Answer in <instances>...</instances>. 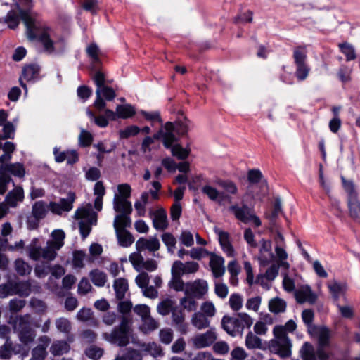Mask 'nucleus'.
Masks as SVG:
<instances>
[{
  "label": "nucleus",
  "instance_id": "1",
  "mask_svg": "<svg viewBox=\"0 0 360 360\" xmlns=\"http://www.w3.org/2000/svg\"><path fill=\"white\" fill-rule=\"evenodd\" d=\"M21 20L26 27L28 39H37L43 47V51L51 56L62 54L65 50V43L62 39H54L51 37V30L38 15L22 13Z\"/></svg>",
  "mask_w": 360,
  "mask_h": 360
},
{
  "label": "nucleus",
  "instance_id": "2",
  "mask_svg": "<svg viewBox=\"0 0 360 360\" xmlns=\"http://www.w3.org/2000/svg\"><path fill=\"white\" fill-rule=\"evenodd\" d=\"M51 238L43 247L37 238H33L27 246L26 250L29 257L34 261L43 259L51 262L57 256L58 251L64 245L65 232L61 229H56L51 234Z\"/></svg>",
  "mask_w": 360,
  "mask_h": 360
},
{
  "label": "nucleus",
  "instance_id": "3",
  "mask_svg": "<svg viewBox=\"0 0 360 360\" xmlns=\"http://www.w3.org/2000/svg\"><path fill=\"white\" fill-rule=\"evenodd\" d=\"M297 328L295 322L290 319L284 326H276L273 329L274 338L269 342V350L281 358L290 357L292 353V342L287 332L292 333Z\"/></svg>",
  "mask_w": 360,
  "mask_h": 360
},
{
  "label": "nucleus",
  "instance_id": "4",
  "mask_svg": "<svg viewBox=\"0 0 360 360\" xmlns=\"http://www.w3.org/2000/svg\"><path fill=\"white\" fill-rule=\"evenodd\" d=\"M75 200V194L69 193L66 198H61L59 202H51L49 205L42 200L37 201L32 205V214L33 217L42 219L45 217L48 209L56 214L60 215L64 212H69L72 209V204Z\"/></svg>",
  "mask_w": 360,
  "mask_h": 360
},
{
  "label": "nucleus",
  "instance_id": "5",
  "mask_svg": "<svg viewBox=\"0 0 360 360\" xmlns=\"http://www.w3.org/2000/svg\"><path fill=\"white\" fill-rule=\"evenodd\" d=\"M130 335V320L123 316L119 326L115 327L110 333H103L102 337L111 344L124 347L129 343Z\"/></svg>",
  "mask_w": 360,
  "mask_h": 360
},
{
  "label": "nucleus",
  "instance_id": "6",
  "mask_svg": "<svg viewBox=\"0 0 360 360\" xmlns=\"http://www.w3.org/2000/svg\"><path fill=\"white\" fill-rule=\"evenodd\" d=\"M13 326L22 344L27 345L34 342L36 331L32 328V319L30 314L17 316Z\"/></svg>",
  "mask_w": 360,
  "mask_h": 360
},
{
  "label": "nucleus",
  "instance_id": "7",
  "mask_svg": "<svg viewBox=\"0 0 360 360\" xmlns=\"http://www.w3.org/2000/svg\"><path fill=\"white\" fill-rule=\"evenodd\" d=\"M252 323V319L246 313H238L234 317L224 316L221 320L222 328L232 336L241 334L244 328H250Z\"/></svg>",
  "mask_w": 360,
  "mask_h": 360
},
{
  "label": "nucleus",
  "instance_id": "8",
  "mask_svg": "<svg viewBox=\"0 0 360 360\" xmlns=\"http://www.w3.org/2000/svg\"><path fill=\"white\" fill-rule=\"evenodd\" d=\"M75 218L79 220V228L84 238L90 233L91 226L96 224L97 214L93 210L91 203L78 208L75 212Z\"/></svg>",
  "mask_w": 360,
  "mask_h": 360
},
{
  "label": "nucleus",
  "instance_id": "9",
  "mask_svg": "<svg viewBox=\"0 0 360 360\" xmlns=\"http://www.w3.org/2000/svg\"><path fill=\"white\" fill-rule=\"evenodd\" d=\"M308 332L311 335L318 337V348L315 352L316 358L319 360H327L330 353L326 348L330 345V332L326 327H319L313 324L307 325Z\"/></svg>",
  "mask_w": 360,
  "mask_h": 360
},
{
  "label": "nucleus",
  "instance_id": "10",
  "mask_svg": "<svg viewBox=\"0 0 360 360\" xmlns=\"http://www.w3.org/2000/svg\"><path fill=\"white\" fill-rule=\"evenodd\" d=\"M18 8V11H11L6 17V22L11 29H15L20 23L22 18V13H27L28 15L32 14L31 9L33 6L32 0H13Z\"/></svg>",
  "mask_w": 360,
  "mask_h": 360
},
{
  "label": "nucleus",
  "instance_id": "11",
  "mask_svg": "<svg viewBox=\"0 0 360 360\" xmlns=\"http://www.w3.org/2000/svg\"><path fill=\"white\" fill-rule=\"evenodd\" d=\"M229 210L234 214L237 219L243 223L248 224L252 221L256 227L261 226V220L255 215L254 210L249 207L247 205L243 204L240 207L236 204L230 206Z\"/></svg>",
  "mask_w": 360,
  "mask_h": 360
},
{
  "label": "nucleus",
  "instance_id": "12",
  "mask_svg": "<svg viewBox=\"0 0 360 360\" xmlns=\"http://www.w3.org/2000/svg\"><path fill=\"white\" fill-rule=\"evenodd\" d=\"M343 186L347 194V205L349 215L354 219H360V202L358 200V194L352 181H347L344 179Z\"/></svg>",
  "mask_w": 360,
  "mask_h": 360
},
{
  "label": "nucleus",
  "instance_id": "13",
  "mask_svg": "<svg viewBox=\"0 0 360 360\" xmlns=\"http://www.w3.org/2000/svg\"><path fill=\"white\" fill-rule=\"evenodd\" d=\"M208 289V283L205 280L196 279L186 283L185 295L201 299L207 293Z\"/></svg>",
  "mask_w": 360,
  "mask_h": 360
},
{
  "label": "nucleus",
  "instance_id": "14",
  "mask_svg": "<svg viewBox=\"0 0 360 360\" xmlns=\"http://www.w3.org/2000/svg\"><path fill=\"white\" fill-rule=\"evenodd\" d=\"M96 96L94 105L98 110H102L106 106L105 100H113L116 96V94L112 88L105 85L96 89Z\"/></svg>",
  "mask_w": 360,
  "mask_h": 360
},
{
  "label": "nucleus",
  "instance_id": "15",
  "mask_svg": "<svg viewBox=\"0 0 360 360\" xmlns=\"http://www.w3.org/2000/svg\"><path fill=\"white\" fill-rule=\"evenodd\" d=\"M217 338V337L214 329L211 328L204 333L194 336L191 339V342L196 349H202L212 345Z\"/></svg>",
  "mask_w": 360,
  "mask_h": 360
},
{
  "label": "nucleus",
  "instance_id": "16",
  "mask_svg": "<svg viewBox=\"0 0 360 360\" xmlns=\"http://www.w3.org/2000/svg\"><path fill=\"white\" fill-rule=\"evenodd\" d=\"M174 132H176L174 124L172 122H168L157 133L160 134V139H162L163 145L166 148H170L172 144L177 141Z\"/></svg>",
  "mask_w": 360,
  "mask_h": 360
},
{
  "label": "nucleus",
  "instance_id": "17",
  "mask_svg": "<svg viewBox=\"0 0 360 360\" xmlns=\"http://www.w3.org/2000/svg\"><path fill=\"white\" fill-rule=\"evenodd\" d=\"M214 233L217 235L220 245L223 251L226 254L227 257H232L234 256V249L230 241V236L228 232L214 227Z\"/></svg>",
  "mask_w": 360,
  "mask_h": 360
},
{
  "label": "nucleus",
  "instance_id": "18",
  "mask_svg": "<svg viewBox=\"0 0 360 360\" xmlns=\"http://www.w3.org/2000/svg\"><path fill=\"white\" fill-rule=\"evenodd\" d=\"M40 68L37 64H30L25 65L22 71V75L20 77V86L27 91V86L22 82V79H25L28 82L33 81L34 82L36 79L39 78Z\"/></svg>",
  "mask_w": 360,
  "mask_h": 360
},
{
  "label": "nucleus",
  "instance_id": "19",
  "mask_svg": "<svg viewBox=\"0 0 360 360\" xmlns=\"http://www.w3.org/2000/svg\"><path fill=\"white\" fill-rule=\"evenodd\" d=\"M210 266L214 278H220L226 271L224 259L212 252L210 253Z\"/></svg>",
  "mask_w": 360,
  "mask_h": 360
},
{
  "label": "nucleus",
  "instance_id": "20",
  "mask_svg": "<svg viewBox=\"0 0 360 360\" xmlns=\"http://www.w3.org/2000/svg\"><path fill=\"white\" fill-rule=\"evenodd\" d=\"M160 246V241L156 237H150L149 238H140L136 243V248L138 252L147 250L154 252L159 250Z\"/></svg>",
  "mask_w": 360,
  "mask_h": 360
},
{
  "label": "nucleus",
  "instance_id": "21",
  "mask_svg": "<svg viewBox=\"0 0 360 360\" xmlns=\"http://www.w3.org/2000/svg\"><path fill=\"white\" fill-rule=\"evenodd\" d=\"M150 214L153 215V224L155 229L163 231L167 228V217L165 210L160 208L154 212L150 211Z\"/></svg>",
  "mask_w": 360,
  "mask_h": 360
},
{
  "label": "nucleus",
  "instance_id": "22",
  "mask_svg": "<svg viewBox=\"0 0 360 360\" xmlns=\"http://www.w3.org/2000/svg\"><path fill=\"white\" fill-rule=\"evenodd\" d=\"M179 274H194L199 269V264L195 262H187L185 263L181 261H175L172 266Z\"/></svg>",
  "mask_w": 360,
  "mask_h": 360
},
{
  "label": "nucleus",
  "instance_id": "23",
  "mask_svg": "<svg viewBox=\"0 0 360 360\" xmlns=\"http://www.w3.org/2000/svg\"><path fill=\"white\" fill-rule=\"evenodd\" d=\"M202 192L206 195L209 199L212 201L218 202L219 204H222L225 201V199H229L227 195H225L224 193L220 192L216 188L210 185H205L202 187Z\"/></svg>",
  "mask_w": 360,
  "mask_h": 360
},
{
  "label": "nucleus",
  "instance_id": "24",
  "mask_svg": "<svg viewBox=\"0 0 360 360\" xmlns=\"http://www.w3.org/2000/svg\"><path fill=\"white\" fill-rule=\"evenodd\" d=\"M113 208L120 214H131L132 212L131 202L122 197H118L117 194H115L113 198Z\"/></svg>",
  "mask_w": 360,
  "mask_h": 360
},
{
  "label": "nucleus",
  "instance_id": "25",
  "mask_svg": "<svg viewBox=\"0 0 360 360\" xmlns=\"http://www.w3.org/2000/svg\"><path fill=\"white\" fill-rule=\"evenodd\" d=\"M154 200L151 198L150 191L143 192L140 196V199L135 202L134 207L137 214L140 217H143L146 214V206Z\"/></svg>",
  "mask_w": 360,
  "mask_h": 360
},
{
  "label": "nucleus",
  "instance_id": "26",
  "mask_svg": "<svg viewBox=\"0 0 360 360\" xmlns=\"http://www.w3.org/2000/svg\"><path fill=\"white\" fill-rule=\"evenodd\" d=\"M295 298L299 303H304L308 302L314 303L316 301V296L312 292L309 286H305L297 290L295 293Z\"/></svg>",
  "mask_w": 360,
  "mask_h": 360
},
{
  "label": "nucleus",
  "instance_id": "27",
  "mask_svg": "<svg viewBox=\"0 0 360 360\" xmlns=\"http://www.w3.org/2000/svg\"><path fill=\"white\" fill-rule=\"evenodd\" d=\"M70 350V345L65 340H55L50 347V352L54 356L65 354Z\"/></svg>",
  "mask_w": 360,
  "mask_h": 360
},
{
  "label": "nucleus",
  "instance_id": "28",
  "mask_svg": "<svg viewBox=\"0 0 360 360\" xmlns=\"http://www.w3.org/2000/svg\"><path fill=\"white\" fill-rule=\"evenodd\" d=\"M94 194L96 195L94 207L97 211H101L103 207V198L105 194V188L102 181H97L95 184Z\"/></svg>",
  "mask_w": 360,
  "mask_h": 360
},
{
  "label": "nucleus",
  "instance_id": "29",
  "mask_svg": "<svg viewBox=\"0 0 360 360\" xmlns=\"http://www.w3.org/2000/svg\"><path fill=\"white\" fill-rule=\"evenodd\" d=\"M24 198V191L22 188L17 187L10 191L6 198V201L11 207H15L18 202L22 201Z\"/></svg>",
  "mask_w": 360,
  "mask_h": 360
},
{
  "label": "nucleus",
  "instance_id": "30",
  "mask_svg": "<svg viewBox=\"0 0 360 360\" xmlns=\"http://www.w3.org/2000/svg\"><path fill=\"white\" fill-rule=\"evenodd\" d=\"M216 184L224 191L225 195L229 198V199H225V201L231 202L230 195H236L238 193L236 184L231 180L218 179Z\"/></svg>",
  "mask_w": 360,
  "mask_h": 360
},
{
  "label": "nucleus",
  "instance_id": "31",
  "mask_svg": "<svg viewBox=\"0 0 360 360\" xmlns=\"http://www.w3.org/2000/svg\"><path fill=\"white\" fill-rule=\"evenodd\" d=\"M209 318L201 312H195L191 318V323L198 330H202L210 326Z\"/></svg>",
  "mask_w": 360,
  "mask_h": 360
},
{
  "label": "nucleus",
  "instance_id": "32",
  "mask_svg": "<svg viewBox=\"0 0 360 360\" xmlns=\"http://www.w3.org/2000/svg\"><path fill=\"white\" fill-rule=\"evenodd\" d=\"M31 283L29 281H15L14 295H18L20 297H28L32 292Z\"/></svg>",
  "mask_w": 360,
  "mask_h": 360
},
{
  "label": "nucleus",
  "instance_id": "33",
  "mask_svg": "<svg viewBox=\"0 0 360 360\" xmlns=\"http://www.w3.org/2000/svg\"><path fill=\"white\" fill-rule=\"evenodd\" d=\"M113 288L115 291L116 297L118 300H122L129 288L127 281L122 278L115 279Z\"/></svg>",
  "mask_w": 360,
  "mask_h": 360
},
{
  "label": "nucleus",
  "instance_id": "34",
  "mask_svg": "<svg viewBox=\"0 0 360 360\" xmlns=\"http://www.w3.org/2000/svg\"><path fill=\"white\" fill-rule=\"evenodd\" d=\"M248 179L250 183L249 189L256 184H260L261 186H266V181L263 179L262 172L258 169H251L248 172Z\"/></svg>",
  "mask_w": 360,
  "mask_h": 360
},
{
  "label": "nucleus",
  "instance_id": "35",
  "mask_svg": "<svg viewBox=\"0 0 360 360\" xmlns=\"http://www.w3.org/2000/svg\"><path fill=\"white\" fill-rule=\"evenodd\" d=\"M274 258L271 252V244L270 241L264 240L260 248V259L262 263L266 264L271 262Z\"/></svg>",
  "mask_w": 360,
  "mask_h": 360
},
{
  "label": "nucleus",
  "instance_id": "36",
  "mask_svg": "<svg viewBox=\"0 0 360 360\" xmlns=\"http://www.w3.org/2000/svg\"><path fill=\"white\" fill-rule=\"evenodd\" d=\"M172 317L173 323L177 326L179 330L185 333L186 330V326L184 324V314L181 309L176 307L172 312Z\"/></svg>",
  "mask_w": 360,
  "mask_h": 360
},
{
  "label": "nucleus",
  "instance_id": "37",
  "mask_svg": "<svg viewBox=\"0 0 360 360\" xmlns=\"http://www.w3.org/2000/svg\"><path fill=\"white\" fill-rule=\"evenodd\" d=\"M175 307V302L171 299L167 298L158 304L157 311L160 315L167 316L169 313H172Z\"/></svg>",
  "mask_w": 360,
  "mask_h": 360
},
{
  "label": "nucleus",
  "instance_id": "38",
  "mask_svg": "<svg viewBox=\"0 0 360 360\" xmlns=\"http://www.w3.org/2000/svg\"><path fill=\"white\" fill-rule=\"evenodd\" d=\"M115 233L119 244L121 246L127 248L133 243L134 238L132 235L126 229L115 230Z\"/></svg>",
  "mask_w": 360,
  "mask_h": 360
},
{
  "label": "nucleus",
  "instance_id": "39",
  "mask_svg": "<svg viewBox=\"0 0 360 360\" xmlns=\"http://www.w3.org/2000/svg\"><path fill=\"white\" fill-rule=\"evenodd\" d=\"M92 283L98 287H103L107 281L105 273L99 269H94L89 274Z\"/></svg>",
  "mask_w": 360,
  "mask_h": 360
},
{
  "label": "nucleus",
  "instance_id": "40",
  "mask_svg": "<svg viewBox=\"0 0 360 360\" xmlns=\"http://www.w3.org/2000/svg\"><path fill=\"white\" fill-rule=\"evenodd\" d=\"M269 309L270 311L274 314L283 313L286 309V302L283 299L274 297L270 300L269 302Z\"/></svg>",
  "mask_w": 360,
  "mask_h": 360
},
{
  "label": "nucleus",
  "instance_id": "41",
  "mask_svg": "<svg viewBox=\"0 0 360 360\" xmlns=\"http://www.w3.org/2000/svg\"><path fill=\"white\" fill-rule=\"evenodd\" d=\"M141 321L142 324L140 328L144 333H150L159 327L158 322L150 315L141 319Z\"/></svg>",
  "mask_w": 360,
  "mask_h": 360
},
{
  "label": "nucleus",
  "instance_id": "42",
  "mask_svg": "<svg viewBox=\"0 0 360 360\" xmlns=\"http://www.w3.org/2000/svg\"><path fill=\"white\" fill-rule=\"evenodd\" d=\"M130 214H119L115 216L113 226L115 230H124V228L129 226L131 220L129 217Z\"/></svg>",
  "mask_w": 360,
  "mask_h": 360
},
{
  "label": "nucleus",
  "instance_id": "43",
  "mask_svg": "<svg viewBox=\"0 0 360 360\" xmlns=\"http://www.w3.org/2000/svg\"><path fill=\"white\" fill-rule=\"evenodd\" d=\"M172 278L170 281V286L172 288L175 290L176 291H184L185 292V285L184 282L181 278V274H179L176 271L172 268L171 269Z\"/></svg>",
  "mask_w": 360,
  "mask_h": 360
},
{
  "label": "nucleus",
  "instance_id": "44",
  "mask_svg": "<svg viewBox=\"0 0 360 360\" xmlns=\"http://www.w3.org/2000/svg\"><path fill=\"white\" fill-rule=\"evenodd\" d=\"M55 326L58 332L69 334L72 330V323L65 317H60L56 319Z\"/></svg>",
  "mask_w": 360,
  "mask_h": 360
},
{
  "label": "nucleus",
  "instance_id": "45",
  "mask_svg": "<svg viewBox=\"0 0 360 360\" xmlns=\"http://www.w3.org/2000/svg\"><path fill=\"white\" fill-rule=\"evenodd\" d=\"M245 346L250 349L264 348L262 340L251 332L248 333L246 335Z\"/></svg>",
  "mask_w": 360,
  "mask_h": 360
},
{
  "label": "nucleus",
  "instance_id": "46",
  "mask_svg": "<svg viewBox=\"0 0 360 360\" xmlns=\"http://www.w3.org/2000/svg\"><path fill=\"white\" fill-rule=\"evenodd\" d=\"M7 172L12 175L22 178L25 176V170L22 164L17 162L13 164H8L4 166Z\"/></svg>",
  "mask_w": 360,
  "mask_h": 360
},
{
  "label": "nucleus",
  "instance_id": "47",
  "mask_svg": "<svg viewBox=\"0 0 360 360\" xmlns=\"http://www.w3.org/2000/svg\"><path fill=\"white\" fill-rule=\"evenodd\" d=\"M195 297L191 295H186L180 300V304L184 310L189 312L194 311L196 310L198 303L195 300Z\"/></svg>",
  "mask_w": 360,
  "mask_h": 360
},
{
  "label": "nucleus",
  "instance_id": "48",
  "mask_svg": "<svg viewBox=\"0 0 360 360\" xmlns=\"http://www.w3.org/2000/svg\"><path fill=\"white\" fill-rule=\"evenodd\" d=\"M301 356L303 360H316V354L314 347L311 344L306 342L300 349Z\"/></svg>",
  "mask_w": 360,
  "mask_h": 360
},
{
  "label": "nucleus",
  "instance_id": "49",
  "mask_svg": "<svg viewBox=\"0 0 360 360\" xmlns=\"http://www.w3.org/2000/svg\"><path fill=\"white\" fill-rule=\"evenodd\" d=\"M116 112L118 117L128 118L135 114V110L131 105H118L116 108Z\"/></svg>",
  "mask_w": 360,
  "mask_h": 360
},
{
  "label": "nucleus",
  "instance_id": "50",
  "mask_svg": "<svg viewBox=\"0 0 360 360\" xmlns=\"http://www.w3.org/2000/svg\"><path fill=\"white\" fill-rule=\"evenodd\" d=\"M330 292L335 300H338L342 295L345 293L347 286L345 283L333 282L328 285Z\"/></svg>",
  "mask_w": 360,
  "mask_h": 360
},
{
  "label": "nucleus",
  "instance_id": "51",
  "mask_svg": "<svg viewBox=\"0 0 360 360\" xmlns=\"http://www.w3.org/2000/svg\"><path fill=\"white\" fill-rule=\"evenodd\" d=\"M243 296L239 293H233L230 295L229 304L233 311H239L243 307Z\"/></svg>",
  "mask_w": 360,
  "mask_h": 360
},
{
  "label": "nucleus",
  "instance_id": "52",
  "mask_svg": "<svg viewBox=\"0 0 360 360\" xmlns=\"http://www.w3.org/2000/svg\"><path fill=\"white\" fill-rule=\"evenodd\" d=\"M293 59L295 65L306 63L307 50L304 46H298L294 49Z\"/></svg>",
  "mask_w": 360,
  "mask_h": 360
},
{
  "label": "nucleus",
  "instance_id": "53",
  "mask_svg": "<svg viewBox=\"0 0 360 360\" xmlns=\"http://www.w3.org/2000/svg\"><path fill=\"white\" fill-rule=\"evenodd\" d=\"M15 269L19 275L25 276L30 274L32 267L24 260L18 259L15 262Z\"/></svg>",
  "mask_w": 360,
  "mask_h": 360
},
{
  "label": "nucleus",
  "instance_id": "54",
  "mask_svg": "<svg viewBox=\"0 0 360 360\" xmlns=\"http://www.w3.org/2000/svg\"><path fill=\"white\" fill-rule=\"evenodd\" d=\"M339 47L343 54L347 58V60H354L356 57L354 46L348 43H342L339 44Z\"/></svg>",
  "mask_w": 360,
  "mask_h": 360
},
{
  "label": "nucleus",
  "instance_id": "55",
  "mask_svg": "<svg viewBox=\"0 0 360 360\" xmlns=\"http://www.w3.org/2000/svg\"><path fill=\"white\" fill-rule=\"evenodd\" d=\"M296 65V70H295V75L297 79L299 81L305 80L309 75L310 68L307 65V63L298 64V65Z\"/></svg>",
  "mask_w": 360,
  "mask_h": 360
},
{
  "label": "nucleus",
  "instance_id": "56",
  "mask_svg": "<svg viewBox=\"0 0 360 360\" xmlns=\"http://www.w3.org/2000/svg\"><path fill=\"white\" fill-rule=\"evenodd\" d=\"M15 281H8L7 283L0 285V297H6L8 295H14Z\"/></svg>",
  "mask_w": 360,
  "mask_h": 360
},
{
  "label": "nucleus",
  "instance_id": "57",
  "mask_svg": "<svg viewBox=\"0 0 360 360\" xmlns=\"http://www.w3.org/2000/svg\"><path fill=\"white\" fill-rule=\"evenodd\" d=\"M170 148L172 154L179 160L187 158L190 153V150L183 148L179 144L174 145Z\"/></svg>",
  "mask_w": 360,
  "mask_h": 360
},
{
  "label": "nucleus",
  "instance_id": "58",
  "mask_svg": "<svg viewBox=\"0 0 360 360\" xmlns=\"http://www.w3.org/2000/svg\"><path fill=\"white\" fill-rule=\"evenodd\" d=\"M162 240L164 244L167 246L168 252L173 254L174 248L176 243L174 236L169 233H165L162 236Z\"/></svg>",
  "mask_w": 360,
  "mask_h": 360
},
{
  "label": "nucleus",
  "instance_id": "59",
  "mask_svg": "<svg viewBox=\"0 0 360 360\" xmlns=\"http://www.w3.org/2000/svg\"><path fill=\"white\" fill-rule=\"evenodd\" d=\"M85 354L89 359L96 360L103 356V349L96 345H91L86 349Z\"/></svg>",
  "mask_w": 360,
  "mask_h": 360
},
{
  "label": "nucleus",
  "instance_id": "60",
  "mask_svg": "<svg viewBox=\"0 0 360 360\" xmlns=\"http://www.w3.org/2000/svg\"><path fill=\"white\" fill-rule=\"evenodd\" d=\"M200 309L202 311L201 313L208 318L214 316L217 311L214 304L211 301H206L203 302L201 305Z\"/></svg>",
  "mask_w": 360,
  "mask_h": 360
},
{
  "label": "nucleus",
  "instance_id": "61",
  "mask_svg": "<svg viewBox=\"0 0 360 360\" xmlns=\"http://www.w3.org/2000/svg\"><path fill=\"white\" fill-rule=\"evenodd\" d=\"M141 131V129L136 125H131L125 129L120 130V135L122 139H127L136 136Z\"/></svg>",
  "mask_w": 360,
  "mask_h": 360
},
{
  "label": "nucleus",
  "instance_id": "62",
  "mask_svg": "<svg viewBox=\"0 0 360 360\" xmlns=\"http://www.w3.org/2000/svg\"><path fill=\"white\" fill-rule=\"evenodd\" d=\"M214 293L221 299H224L229 294V288L224 283H214Z\"/></svg>",
  "mask_w": 360,
  "mask_h": 360
},
{
  "label": "nucleus",
  "instance_id": "63",
  "mask_svg": "<svg viewBox=\"0 0 360 360\" xmlns=\"http://www.w3.org/2000/svg\"><path fill=\"white\" fill-rule=\"evenodd\" d=\"M86 53L91 58L92 63H97L99 62V49L96 44H91L86 48Z\"/></svg>",
  "mask_w": 360,
  "mask_h": 360
},
{
  "label": "nucleus",
  "instance_id": "64",
  "mask_svg": "<svg viewBox=\"0 0 360 360\" xmlns=\"http://www.w3.org/2000/svg\"><path fill=\"white\" fill-rule=\"evenodd\" d=\"M146 351L154 357L161 356L163 355L162 349L160 345L155 342H151L146 345Z\"/></svg>",
  "mask_w": 360,
  "mask_h": 360
}]
</instances>
